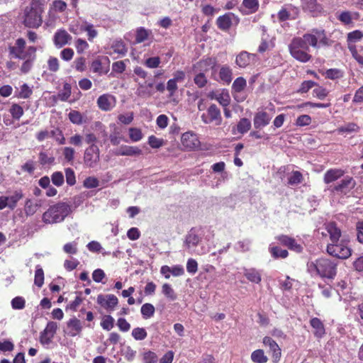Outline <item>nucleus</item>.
<instances>
[{"mask_svg":"<svg viewBox=\"0 0 363 363\" xmlns=\"http://www.w3.org/2000/svg\"><path fill=\"white\" fill-rule=\"evenodd\" d=\"M294 8L291 4L288 5L287 7H282L277 13L279 21L284 22L291 19L290 11Z\"/></svg>","mask_w":363,"mask_h":363,"instance_id":"nucleus-33","label":"nucleus"},{"mask_svg":"<svg viewBox=\"0 0 363 363\" xmlns=\"http://www.w3.org/2000/svg\"><path fill=\"white\" fill-rule=\"evenodd\" d=\"M181 140L182 145L189 150H193L200 145L197 135L191 131L183 133Z\"/></svg>","mask_w":363,"mask_h":363,"instance_id":"nucleus-14","label":"nucleus"},{"mask_svg":"<svg viewBox=\"0 0 363 363\" xmlns=\"http://www.w3.org/2000/svg\"><path fill=\"white\" fill-rule=\"evenodd\" d=\"M6 197L9 203V207L11 209H13L16 206L18 201H20L23 197V194L22 191L20 190L16 191L11 196Z\"/></svg>","mask_w":363,"mask_h":363,"instance_id":"nucleus-36","label":"nucleus"},{"mask_svg":"<svg viewBox=\"0 0 363 363\" xmlns=\"http://www.w3.org/2000/svg\"><path fill=\"white\" fill-rule=\"evenodd\" d=\"M26 48V40L19 38L16 40L15 45L9 47V55L11 57L19 60H26L28 57V53L24 51Z\"/></svg>","mask_w":363,"mask_h":363,"instance_id":"nucleus-9","label":"nucleus"},{"mask_svg":"<svg viewBox=\"0 0 363 363\" xmlns=\"http://www.w3.org/2000/svg\"><path fill=\"white\" fill-rule=\"evenodd\" d=\"M51 137H55V140L60 144V145H64L65 144V138L64 137V135L62 133V131L60 128H56L55 130H52L50 131Z\"/></svg>","mask_w":363,"mask_h":363,"instance_id":"nucleus-64","label":"nucleus"},{"mask_svg":"<svg viewBox=\"0 0 363 363\" xmlns=\"http://www.w3.org/2000/svg\"><path fill=\"white\" fill-rule=\"evenodd\" d=\"M162 294L169 300L174 301L177 295L170 284L165 283L162 286Z\"/></svg>","mask_w":363,"mask_h":363,"instance_id":"nucleus-47","label":"nucleus"},{"mask_svg":"<svg viewBox=\"0 0 363 363\" xmlns=\"http://www.w3.org/2000/svg\"><path fill=\"white\" fill-rule=\"evenodd\" d=\"M256 60V54H252L247 51H242L237 55L235 62L240 67H246Z\"/></svg>","mask_w":363,"mask_h":363,"instance_id":"nucleus-16","label":"nucleus"},{"mask_svg":"<svg viewBox=\"0 0 363 363\" xmlns=\"http://www.w3.org/2000/svg\"><path fill=\"white\" fill-rule=\"evenodd\" d=\"M243 274L247 279L250 282L259 284L262 281L261 273L255 268H245Z\"/></svg>","mask_w":363,"mask_h":363,"instance_id":"nucleus-25","label":"nucleus"},{"mask_svg":"<svg viewBox=\"0 0 363 363\" xmlns=\"http://www.w3.org/2000/svg\"><path fill=\"white\" fill-rule=\"evenodd\" d=\"M158 356L152 351L148 350L143 354V363H158Z\"/></svg>","mask_w":363,"mask_h":363,"instance_id":"nucleus-48","label":"nucleus"},{"mask_svg":"<svg viewBox=\"0 0 363 363\" xmlns=\"http://www.w3.org/2000/svg\"><path fill=\"white\" fill-rule=\"evenodd\" d=\"M132 336L135 340H143L147 336V333L143 328H135L132 330Z\"/></svg>","mask_w":363,"mask_h":363,"instance_id":"nucleus-54","label":"nucleus"},{"mask_svg":"<svg viewBox=\"0 0 363 363\" xmlns=\"http://www.w3.org/2000/svg\"><path fill=\"white\" fill-rule=\"evenodd\" d=\"M216 64L217 60L215 57H206L194 65L193 71L194 72H202L206 74L210 69H213Z\"/></svg>","mask_w":363,"mask_h":363,"instance_id":"nucleus-12","label":"nucleus"},{"mask_svg":"<svg viewBox=\"0 0 363 363\" xmlns=\"http://www.w3.org/2000/svg\"><path fill=\"white\" fill-rule=\"evenodd\" d=\"M115 100V97L112 95L104 94L101 95L97 99V105L99 108L104 111L111 110L113 105L112 101Z\"/></svg>","mask_w":363,"mask_h":363,"instance_id":"nucleus-22","label":"nucleus"},{"mask_svg":"<svg viewBox=\"0 0 363 363\" xmlns=\"http://www.w3.org/2000/svg\"><path fill=\"white\" fill-rule=\"evenodd\" d=\"M142 150L136 146L121 145L115 151L117 156H139Z\"/></svg>","mask_w":363,"mask_h":363,"instance_id":"nucleus-21","label":"nucleus"},{"mask_svg":"<svg viewBox=\"0 0 363 363\" xmlns=\"http://www.w3.org/2000/svg\"><path fill=\"white\" fill-rule=\"evenodd\" d=\"M200 242V238L192 230L186 235L185 245L188 248L196 247Z\"/></svg>","mask_w":363,"mask_h":363,"instance_id":"nucleus-32","label":"nucleus"},{"mask_svg":"<svg viewBox=\"0 0 363 363\" xmlns=\"http://www.w3.org/2000/svg\"><path fill=\"white\" fill-rule=\"evenodd\" d=\"M311 326L314 329V335L320 338L325 334V326L322 320L318 318H313L310 320Z\"/></svg>","mask_w":363,"mask_h":363,"instance_id":"nucleus-24","label":"nucleus"},{"mask_svg":"<svg viewBox=\"0 0 363 363\" xmlns=\"http://www.w3.org/2000/svg\"><path fill=\"white\" fill-rule=\"evenodd\" d=\"M327 252L339 259H347L351 255V250L348 246V240L342 238L338 242L328 243Z\"/></svg>","mask_w":363,"mask_h":363,"instance_id":"nucleus-5","label":"nucleus"},{"mask_svg":"<svg viewBox=\"0 0 363 363\" xmlns=\"http://www.w3.org/2000/svg\"><path fill=\"white\" fill-rule=\"evenodd\" d=\"M215 99L223 106H228L230 103V97L228 92H222L215 96Z\"/></svg>","mask_w":363,"mask_h":363,"instance_id":"nucleus-51","label":"nucleus"},{"mask_svg":"<svg viewBox=\"0 0 363 363\" xmlns=\"http://www.w3.org/2000/svg\"><path fill=\"white\" fill-rule=\"evenodd\" d=\"M201 118L205 124H214L217 126L220 125L223 121L220 110L214 104L208 107L206 112L201 116Z\"/></svg>","mask_w":363,"mask_h":363,"instance_id":"nucleus-6","label":"nucleus"},{"mask_svg":"<svg viewBox=\"0 0 363 363\" xmlns=\"http://www.w3.org/2000/svg\"><path fill=\"white\" fill-rule=\"evenodd\" d=\"M68 117L69 121L74 124L79 125L82 124L83 122L82 116L80 113V112L77 111H71L68 114Z\"/></svg>","mask_w":363,"mask_h":363,"instance_id":"nucleus-56","label":"nucleus"},{"mask_svg":"<svg viewBox=\"0 0 363 363\" xmlns=\"http://www.w3.org/2000/svg\"><path fill=\"white\" fill-rule=\"evenodd\" d=\"M316 85H317V84L312 80L303 81L301 83L297 92L299 94L307 93L311 88H313L314 86H316Z\"/></svg>","mask_w":363,"mask_h":363,"instance_id":"nucleus-58","label":"nucleus"},{"mask_svg":"<svg viewBox=\"0 0 363 363\" xmlns=\"http://www.w3.org/2000/svg\"><path fill=\"white\" fill-rule=\"evenodd\" d=\"M239 21V18L235 14L228 12L220 16L216 19V25L218 29L227 32L230 29L233 22L238 24Z\"/></svg>","mask_w":363,"mask_h":363,"instance_id":"nucleus-8","label":"nucleus"},{"mask_svg":"<svg viewBox=\"0 0 363 363\" xmlns=\"http://www.w3.org/2000/svg\"><path fill=\"white\" fill-rule=\"evenodd\" d=\"M359 130L358 125L354 123H349L344 126H340L337 128L338 133H351L353 132H357Z\"/></svg>","mask_w":363,"mask_h":363,"instance_id":"nucleus-50","label":"nucleus"},{"mask_svg":"<svg viewBox=\"0 0 363 363\" xmlns=\"http://www.w3.org/2000/svg\"><path fill=\"white\" fill-rule=\"evenodd\" d=\"M57 330V323L53 322V321H50V322L48 323V324L44 330V332H43V333L45 335H49V337H48V340H46V342H48L50 340V339L54 337L55 334L56 333Z\"/></svg>","mask_w":363,"mask_h":363,"instance_id":"nucleus-40","label":"nucleus"},{"mask_svg":"<svg viewBox=\"0 0 363 363\" xmlns=\"http://www.w3.org/2000/svg\"><path fill=\"white\" fill-rule=\"evenodd\" d=\"M129 137L133 142L140 141L143 138L141 130L137 128H130L129 129Z\"/></svg>","mask_w":363,"mask_h":363,"instance_id":"nucleus-61","label":"nucleus"},{"mask_svg":"<svg viewBox=\"0 0 363 363\" xmlns=\"http://www.w3.org/2000/svg\"><path fill=\"white\" fill-rule=\"evenodd\" d=\"M72 94V86L71 84L65 82L63 84L62 89L58 93L57 97L62 101H68Z\"/></svg>","mask_w":363,"mask_h":363,"instance_id":"nucleus-35","label":"nucleus"},{"mask_svg":"<svg viewBox=\"0 0 363 363\" xmlns=\"http://www.w3.org/2000/svg\"><path fill=\"white\" fill-rule=\"evenodd\" d=\"M232 69L229 67L224 65L220 67L219 77L223 82L229 84L232 81Z\"/></svg>","mask_w":363,"mask_h":363,"instance_id":"nucleus-31","label":"nucleus"},{"mask_svg":"<svg viewBox=\"0 0 363 363\" xmlns=\"http://www.w3.org/2000/svg\"><path fill=\"white\" fill-rule=\"evenodd\" d=\"M152 32L144 27H138L135 30V43L140 44L152 38Z\"/></svg>","mask_w":363,"mask_h":363,"instance_id":"nucleus-23","label":"nucleus"},{"mask_svg":"<svg viewBox=\"0 0 363 363\" xmlns=\"http://www.w3.org/2000/svg\"><path fill=\"white\" fill-rule=\"evenodd\" d=\"M99 185V181L94 177H88L83 182V186L87 189L96 188Z\"/></svg>","mask_w":363,"mask_h":363,"instance_id":"nucleus-62","label":"nucleus"},{"mask_svg":"<svg viewBox=\"0 0 363 363\" xmlns=\"http://www.w3.org/2000/svg\"><path fill=\"white\" fill-rule=\"evenodd\" d=\"M326 79H337L343 77V72L337 68L328 69L325 72Z\"/></svg>","mask_w":363,"mask_h":363,"instance_id":"nucleus-46","label":"nucleus"},{"mask_svg":"<svg viewBox=\"0 0 363 363\" xmlns=\"http://www.w3.org/2000/svg\"><path fill=\"white\" fill-rule=\"evenodd\" d=\"M236 128L239 133H246L251 128V121L248 118H242L238 123Z\"/></svg>","mask_w":363,"mask_h":363,"instance_id":"nucleus-37","label":"nucleus"},{"mask_svg":"<svg viewBox=\"0 0 363 363\" xmlns=\"http://www.w3.org/2000/svg\"><path fill=\"white\" fill-rule=\"evenodd\" d=\"M345 171L340 168H331L328 169L323 176V182L328 184L337 181L344 176Z\"/></svg>","mask_w":363,"mask_h":363,"instance_id":"nucleus-19","label":"nucleus"},{"mask_svg":"<svg viewBox=\"0 0 363 363\" xmlns=\"http://www.w3.org/2000/svg\"><path fill=\"white\" fill-rule=\"evenodd\" d=\"M67 8V4L62 0H55L50 5V9L56 13H63Z\"/></svg>","mask_w":363,"mask_h":363,"instance_id":"nucleus-44","label":"nucleus"},{"mask_svg":"<svg viewBox=\"0 0 363 363\" xmlns=\"http://www.w3.org/2000/svg\"><path fill=\"white\" fill-rule=\"evenodd\" d=\"M242 5L247 10V14L256 13L259 7V0H243Z\"/></svg>","mask_w":363,"mask_h":363,"instance_id":"nucleus-29","label":"nucleus"},{"mask_svg":"<svg viewBox=\"0 0 363 363\" xmlns=\"http://www.w3.org/2000/svg\"><path fill=\"white\" fill-rule=\"evenodd\" d=\"M72 40V36L64 29L56 31L53 37V42L57 48H61L68 44Z\"/></svg>","mask_w":363,"mask_h":363,"instance_id":"nucleus-17","label":"nucleus"},{"mask_svg":"<svg viewBox=\"0 0 363 363\" xmlns=\"http://www.w3.org/2000/svg\"><path fill=\"white\" fill-rule=\"evenodd\" d=\"M262 342L265 347H269V352L272 354L273 362H278L281 356V350L278 344L269 336H265L263 338Z\"/></svg>","mask_w":363,"mask_h":363,"instance_id":"nucleus-13","label":"nucleus"},{"mask_svg":"<svg viewBox=\"0 0 363 363\" xmlns=\"http://www.w3.org/2000/svg\"><path fill=\"white\" fill-rule=\"evenodd\" d=\"M268 357L265 355L264 352L262 349H257L253 351L251 354V360L254 363H267Z\"/></svg>","mask_w":363,"mask_h":363,"instance_id":"nucleus-30","label":"nucleus"},{"mask_svg":"<svg viewBox=\"0 0 363 363\" xmlns=\"http://www.w3.org/2000/svg\"><path fill=\"white\" fill-rule=\"evenodd\" d=\"M74 69L79 72H82L86 70V59L84 57H79L74 61Z\"/></svg>","mask_w":363,"mask_h":363,"instance_id":"nucleus-63","label":"nucleus"},{"mask_svg":"<svg viewBox=\"0 0 363 363\" xmlns=\"http://www.w3.org/2000/svg\"><path fill=\"white\" fill-rule=\"evenodd\" d=\"M155 308L154 306L148 303L143 304L140 309L141 314L145 319L152 317L155 314Z\"/></svg>","mask_w":363,"mask_h":363,"instance_id":"nucleus-39","label":"nucleus"},{"mask_svg":"<svg viewBox=\"0 0 363 363\" xmlns=\"http://www.w3.org/2000/svg\"><path fill=\"white\" fill-rule=\"evenodd\" d=\"M101 326L104 330H111L114 326V319L110 315H105L101 322Z\"/></svg>","mask_w":363,"mask_h":363,"instance_id":"nucleus-53","label":"nucleus"},{"mask_svg":"<svg viewBox=\"0 0 363 363\" xmlns=\"http://www.w3.org/2000/svg\"><path fill=\"white\" fill-rule=\"evenodd\" d=\"M48 69L51 72H57L60 69V62L56 57L50 56L48 58Z\"/></svg>","mask_w":363,"mask_h":363,"instance_id":"nucleus-55","label":"nucleus"},{"mask_svg":"<svg viewBox=\"0 0 363 363\" xmlns=\"http://www.w3.org/2000/svg\"><path fill=\"white\" fill-rule=\"evenodd\" d=\"M9 113L14 120H19L24 113L23 108L17 104H13L9 108Z\"/></svg>","mask_w":363,"mask_h":363,"instance_id":"nucleus-43","label":"nucleus"},{"mask_svg":"<svg viewBox=\"0 0 363 363\" xmlns=\"http://www.w3.org/2000/svg\"><path fill=\"white\" fill-rule=\"evenodd\" d=\"M276 240L280 245L286 247L290 250L294 251L297 253H301L303 251V248L302 245L298 243L293 237L282 234L277 236Z\"/></svg>","mask_w":363,"mask_h":363,"instance_id":"nucleus-11","label":"nucleus"},{"mask_svg":"<svg viewBox=\"0 0 363 363\" xmlns=\"http://www.w3.org/2000/svg\"><path fill=\"white\" fill-rule=\"evenodd\" d=\"M246 85H247L246 80L243 77H238L235 79V81L233 83V85H232L233 91L236 92V93H240L245 89V88L246 87Z\"/></svg>","mask_w":363,"mask_h":363,"instance_id":"nucleus-45","label":"nucleus"},{"mask_svg":"<svg viewBox=\"0 0 363 363\" xmlns=\"http://www.w3.org/2000/svg\"><path fill=\"white\" fill-rule=\"evenodd\" d=\"M40 206V204L37 201L27 199L25 202L24 212L27 216H31L36 213Z\"/></svg>","mask_w":363,"mask_h":363,"instance_id":"nucleus-27","label":"nucleus"},{"mask_svg":"<svg viewBox=\"0 0 363 363\" xmlns=\"http://www.w3.org/2000/svg\"><path fill=\"white\" fill-rule=\"evenodd\" d=\"M303 181V177L301 172L293 171L288 178V184L289 185H298Z\"/></svg>","mask_w":363,"mask_h":363,"instance_id":"nucleus-41","label":"nucleus"},{"mask_svg":"<svg viewBox=\"0 0 363 363\" xmlns=\"http://www.w3.org/2000/svg\"><path fill=\"white\" fill-rule=\"evenodd\" d=\"M100 150L97 145H91L84 150L83 161L86 167L94 168L99 162Z\"/></svg>","mask_w":363,"mask_h":363,"instance_id":"nucleus-7","label":"nucleus"},{"mask_svg":"<svg viewBox=\"0 0 363 363\" xmlns=\"http://www.w3.org/2000/svg\"><path fill=\"white\" fill-rule=\"evenodd\" d=\"M111 49L114 53H117L122 57L128 52V48L122 40H115L111 45Z\"/></svg>","mask_w":363,"mask_h":363,"instance_id":"nucleus-28","label":"nucleus"},{"mask_svg":"<svg viewBox=\"0 0 363 363\" xmlns=\"http://www.w3.org/2000/svg\"><path fill=\"white\" fill-rule=\"evenodd\" d=\"M45 0H30L23 9L22 23L26 28H38L43 24V14L45 11Z\"/></svg>","mask_w":363,"mask_h":363,"instance_id":"nucleus-2","label":"nucleus"},{"mask_svg":"<svg viewBox=\"0 0 363 363\" xmlns=\"http://www.w3.org/2000/svg\"><path fill=\"white\" fill-rule=\"evenodd\" d=\"M35 58H36V55H34V56H29L26 60H23L24 61L22 63L21 68H20L21 73L27 74L31 70Z\"/></svg>","mask_w":363,"mask_h":363,"instance_id":"nucleus-42","label":"nucleus"},{"mask_svg":"<svg viewBox=\"0 0 363 363\" xmlns=\"http://www.w3.org/2000/svg\"><path fill=\"white\" fill-rule=\"evenodd\" d=\"M67 328L70 330L69 334L74 337L80 333L82 330L81 321L77 318H72L67 323Z\"/></svg>","mask_w":363,"mask_h":363,"instance_id":"nucleus-26","label":"nucleus"},{"mask_svg":"<svg viewBox=\"0 0 363 363\" xmlns=\"http://www.w3.org/2000/svg\"><path fill=\"white\" fill-rule=\"evenodd\" d=\"M34 284L39 288L44 284V272L41 267L38 266L35 272Z\"/></svg>","mask_w":363,"mask_h":363,"instance_id":"nucleus-52","label":"nucleus"},{"mask_svg":"<svg viewBox=\"0 0 363 363\" xmlns=\"http://www.w3.org/2000/svg\"><path fill=\"white\" fill-rule=\"evenodd\" d=\"M271 121V117L268 113L264 111H258L255 113L253 119L254 127L256 129H260L267 126Z\"/></svg>","mask_w":363,"mask_h":363,"instance_id":"nucleus-20","label":"nucleus"},{"mask_svg":"<svg viewBox=\"0 0 363 363\" xmlns=\"http://www.w3.org/2000/svg\"><path fill=\"white\" fill-rule=\"evenodd\" d=\"M96 302L103 308L106 309L108 312H111L114 310L115 307L118 303V298L113 294H99L97 296Z\"/></svg>","mask_w":363,"mask_h":363,"instance_id":"nucleus-10","label":"nucleus"},{"mask_svg":"<svg viewBox=\"0 0 363 363\" xmlns=\"http://www.w3.org/2000/svg\"><path fill=\"white\" fill-rule=\"evenodd\" d=\"M329 91L324 87L318 86L313 90V95L318 99L323 100L328 96Z\"/></svg>","mask_w":363,"mask_h":363,"instance_id":"nucleus-60","label":"nucleus"},{"mask_svg":"<svg viewBox=\"0 0 363 363\" xmlns=\"http://www.w3.org/2000/svg\"><path fill=\"white\" fill-rule=\"evenodd\" d=\"M194 73H195V77L194 78V84L199 88L204 87L208 83V79L206 77V74L202 72H194Z\"/></svg>","mask_w":363,"mask_h":363,"instance_id":"nucleus-49","label":"nucleus"},{"mask_svg":"<svg viewBox=\"0 0 363 363\" xmlns=\"http://www.w3.org/2000/svg\"><path fill=\"white\" fill-rule=\"evenodd\" d=\"M355 184L354 179L352 177L347 176L334 186L333 191L347 194L354 188Z\"/></svg>","mask_w":363,"mask_h":363,"instance_id":"nucleus-15","label":"nucleus"},{"mask_svg":"<svg viewBox=\"0 0 363 363\" xmlns=\"http://www.w3.org/2000/svg\"><path fill=\"white\" fill-rule=\"evenodd\" d=\"M269 252L274 259H284L289 256V252L286 250L281 249L279 246L270 247Z\"/></svg>","mask_w":363,"mask_h":363,"instance_id":"nucleus-34","label":"nucleus"},{"mask_svg":"<svg viewBox=\"0 0 363 363\" xmlns=\"http://www.w3.org/2000/svg\"><path fill=\"white\" fill-rule=\"evenodd\" d=\"M337 263L327 258H319L308 264V269L323 279H333L337 274Z\"/></svg>","mask_w":363,"mask_h":363,"instance_id":"nucleus-3","label":"nucleus"},{"mask_svg":"<svg viewBox=\"0 0 363 363\" xmlns=\"http://www.w3.org/2000/svg\"><path fill=\"white\" fill-rule=\"evenodd\" d=\"M325 230L329 235L330 240L329 243L338 242L342 239V231L335 222L325 224Z\"/></svg>","mask_w":363,"mask_h":363,"instance_id":"nucleus-18","label":"nucleus"},{"mask_svg":"<svg viewBox=\"0 0 363 363\" xmlns=\"http://www.w3.org/2000/svg\"><path fill=\"white\" fill-rule=\"evenodd\" d=\"M303 7L310 11H316L321 9L317 0H301Z\"/></svg>","mask_w":363,"mask_h":363,"instance_id":"nucleus-57","label":"nucleus"},{"mask_svg":"<svg viewBox=\"0 0 363 363\" xmlns=\"http://www.w3.org/2000/svg\"><path fill=\"white\" fill-rule=\"evenodd\" d=\"M333 41L328 37L323 28H312L301 37H294L289 44L290 55L296 60L306 63L312 60L310 46L315 49L329 47Z\"/></svg>","mask_w":363,"mask_h":363,"instance_id":"nucleus-1","label":"nucleus"},{"mask_svg":"<svg viewBox=\"0 0 363 363\" xmlns=\"http://www.w3.org/2000/svg\"><path fill=\"white\" fill-rule=\"evenodd\" d=\"M33 94L32 89L27 84H23L20 87V91L16 93V96L18 99H26L30 97Z\"/></svg>","mask_w":363,"mask_h":363,"instance_id":"nucleus-38","label":"nucleus"},{"mask_svg":"<svg viewBox=\"0 0 363 363\" xmlns=\"http://www.w3.org/2000/svg\"><path fill=\"white\" fill-rule=\"evenodd\" d=\"M52 184L57 186H61L65 182L64 175L61 172H55L51 175Z\"/></svg>","mask_w":363,"mask_h":363,"instance_id":"nucleus-59","label":"nucleus"},{"mask_svg":"<svg viewBox=\"0 0 363 363\" xmlns=\"http://www.w3.org/2000/svg\"><path fill=\"white\" fill-rule=\"evenodd\" d=\"M70 206L65 202H58L52 205L43 213L42 220L45 224H54L62 222L70 213Z\"/></svg>","mask_w":363,"mask_h":363,"instance_id":"nucleus-4","label":"nucleus"}]
</instances>
